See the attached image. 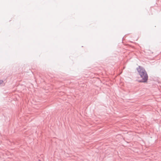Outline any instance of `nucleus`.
I'll list each match as a JSON object with an SVG mask.
<instances>
[{"label":"nucleus","instance_id":"nucleus-1","mask_svg":"<svg viewBox=\"0 0 161 161\" xmlns=\"http://www.w3.org/2000/svg\"><path fill=\"white\" fill-rule=\"evenodd\" d=\"M137 70L140 76V78H138V81L139 82H147L148 80V75L145 70L140 66H139Z\"/></svg>","mask_w":161,"mask_h":161},{"label":"nucleus","instance_id":"nucleus-2","mask_svg":"<svg viewBox=\"0 0 161 161\" xmlns=\"http://www.w3.org/2000/svg\"><path fill=\"white\" fill-rule=\"evenodd\" d=\"M3 82V81L2 80H0V85L2 84Z\"/></svg>","mask_w":161,"mask_h":161},{"label":"nucleus","instance_id":"nucleus-3","mask_svg":"<svg viewBox=\"0 0 161 161\" xmlns=\"http://www.w3.org/2000/svg\"><path fill=\"white\" fill-rule=\"evenodd\" d=\"M39 161H42L39 160Z\"/></svg>","mask_w":161,"mask_h":161}]
</instances>
